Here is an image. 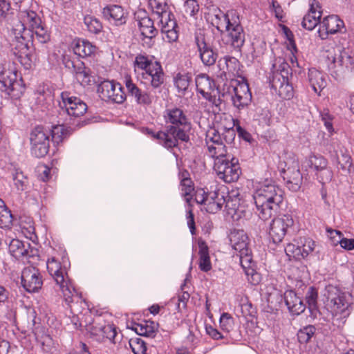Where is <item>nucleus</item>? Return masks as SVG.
<instances>
[{
  "label": "nucleus",
  "mask_w": 354,
  "mask_h": 354,
  "mask_svg": "<svg viewBox=\"0 0 354 354\" xmlns=\"http://www.w3.org/2000/svg\"><path fill=\"white\" fill-rule=\"evenodd\" d=\"M273 69L283 78V81L290 82L289 77H292V68L287 62H282L278 66L274 64Z\"/></svg>",
  "instance_id": "nucleus-48"
},
{
  "label": "nucleus",
  "mask_w": 354,
  "mask_h": 354,
  "mask_svg": "<svg viewBox=\"0 0 354 354\" xmlns=\"http://www.w3.org/2000/svg\"><path fill=\"white\" fill-rule=\"evenodd\" d=\"M31 34L32 35V41H34L33 35L35 34L36 39L41 44H46L49 41L50 39V32L48 31L46 24L43 22L35 28L32 29V30H31Z\"/></svg>",
  "instance_id": "nucleus-40"
},
{
  "label": "nucleus",
  "mask_w": 354,
  "mask_h": 354,
  "mask_svg": "<svg viewBox=\"0 0 354 354\" xmlns=\"http://www.w3.org/2000/svg\"><path fill=\"white\" fill-rule=\"evenodd\" d=\"M154 76L151 80V86L153 88H159L164 82V72L161 67L159 70L155 71Z\"/></svg>",
  "instance_id": "nucleus-57"
},
{
  "label": "nucleus",
  "mask_w": 354,
  "mask_h": 354,
  "mask_svg": "<svg viewBox=\"0 0 354 354\" xmlns=\"http://www.w3.org/2000/svg\"><path fill=\"white\" fill-rule=\"evenodd\" d=\"M0 90L12 98H19L25 91L22 80L17 79V71L3 68L0 71Z\"/></svg>",
  "instance_id": "nucleus-6"
},
{
  "label": "nucleus",
  "mask_w": 354,
  "mask_h": 354,
  "mask_svg": "<svg viewBox=\"0 0 354 354\" xmlns=\"http://www.w3.org/2000/svg\"><path fill=\"white\" fill-rule=\"evenodd\" d=\"M21 284L29 292H37L41 289L43 281L39 270L35 267H26L21 272Z\"/></svg>",
  "instance_id": "nucleus-12"
},
{
  "label": "nucleus",
  "mask_w": 354,
  "mask_h": 354,
  "mask_svg": "<svg viewBox=\"0 0 354 354\" xmlns=\"http://www.w3.org/2000/svg\"><path fill=\"white\" fill-rule=\"evenodd\" d=\"M130 346L135 354H145L147 351L146 344L140 338H136L134 340L131 339L130 341Z\"/></svg>",
  "instance_id": "nucleus-53"
},
{
  "label": "nucleus",
  "mask_w": 354,
  "mask_h": 354,
  "mask_svg": "<svg viewBox=\"0 0 354 354\" xmlns=\"http://www.w3.org/2000/svg\"><path fill=\"white\" fill-rule=\"evenodd\" d=\"M191 77L189 74L178 73L174 78V84L178 92H182L183 93L187 89Z\"/></svg>",
  "instance_id": "nucleus-47"
},
{
  "label": "nucleus",
  "mask_w": 354,
  "mask_h": 354,
  "mask_svg": "<svg viewBox=\"0 0 354 354\" xmlns=\"http://www.w3.org/2000/svg\"><path fill=\"white\" fill-rule=\"evenodd\" d=\"M322 26L327 32L335 34L344 26V22L337 15H330L324 18Z\"/></svg>",
  "instance_id": "nucleus-33"
},
{
  "label": "nucleus",
  "mask_w": 354,
  "mask_h": 354,
  "mask_svg": "<svg viewBox=\"0 0 354 354\" xmlns=\"http://www.w3.org/2000/svg\"><path fill=\"white\" fill-rule=\"evenodd\" d=\"M328 162L326 158L322 156H311L304 163V167H309L315 172L327 166Z\"/></svg>",
  "instance_id": "nucleus-36"
},
{
  "label": "nucleus",
  "mask_w": 354,
  "mask_h": 354,
  "mask_svg": "<svg viewBox=\"0 0 354 354\" xmlns=\"http://www.w3.org/2000/svg\"><path fill=\"white\" fill-rule=\"evenodd\" d=\"M230 198L231 197L229 196L228 192H225V190L223 189V192L216 201L214 202H209V203H207V211L210 213H216L221 210L224 205L226 208H230Z\"/></svg>",
  "instance_id": "nucleus-31"
},
{
  "label": "nucleus",
  "mask_w": 354,
  "mask_h": 354,
  "mask_svg": "<svg viewBox=\"0 0 354 354\" xmlns=\"http://www.w3.org/2000/svg\"><path fill=\"white\" fill-rule=\"evenodd\" d=\"M318 2L316 0H312L309 12L304 17L301 26L304 28L308 30H313L320 22L322 12L317 11L315 6L319 7Z\"/></svg>",
  "instance_id": "nucleus-25"
},
{
  "label": "nucleus",
  "mask_w": 354,
  "mask_h": 354,
  "mask_svg": "<svg viewBox=\"0 0 354 354\" xmlns=\"http://www.w3.org/2000/svg\"><path fill=\"white\" fill-rule=\"evenodd\" d=\"M283 191L272 180H266L253 195L257 214L262 220L274 216L283 201Z\"/></svg>",
  "instance_id": "nucleus-3"
},
{
  "label": "nucleus",
  "mask_w": 354,
  "mask_h": 354,
  "mask_svg": "<svg viewBox=\"0 0 354 354\" xmlns=\"http://www.w3.org/2000/svg\"><path fill=\"white\" fill-rule=\"evenodd\" d=\"M317 299V290L313 286L308 288L306 293L305 299L306 303L308 305V308L311 313H314L318 310Z\"/></svg>",
  "instance_id": "nucleus-39"
},
{
  "label": "nucleus",
  "mask_w": 354,
  "mask_h": 354,
  "mask_svg": "<svg viewBox=\"0 0 354 354\" xmlns=\"http://www.w3.org/2000/svg\"><path fill=\"white\" fill-rule=\"evenodd\" d=\"M232 100L233 105L238 109L241 110L250 104L252 97H248V95L243 97L238 94H232Z\"/></svg>",
  "instance_id": "nucleus-51"
},
{
  "label": "nucleus",
  "mask_w": 354,
  "mask_h": 354,
  "mask_svg": "<svg viewBox=\"0 0 354 354\" xmlns=\"http://www.w3.org/2000/svg\"><path fill=\"white\" fill-rule=\"evenodd\" d=\"M19 21L12 29H16L19 24L23 25V28L27 30H32L37 26L42 23L39 16L32 10H20L18 14Z\"/></svg>",
  "instance_id": "nucleus-21"
},
{
  "label": "nucleus",
  "mask_w": 354,
  "mask_h": 354,
  "mask_svg": "<svg viewBox=\"0 0 354 354\" xmlns=\"http://www.w3.org/2000/svg\"><path fill=\"white\" fill-rule=\"evenodd\" d=\"M62 102H59L63 114L77 118L83 115L87 111V105L79 97L70 96L68 93H62Z\"/></svg>",
  "instance_id": "nucleus-10"
},
{
  "label": "nucleus",
  "mask_w": 354,
  "mask_h": 354,
  "mask_svg": "<svg viewBox=\"0 0 354 354\" xmlns=\"http://www.w3.org/2000/svg\"><path fill=\"white\" fill-rule=\"evenodd\" d=\"M199 247V268L203 272H208L212 269V263L209 254V248L204 241H198Z\"/></svg>",
  "instance_id": "nucleus-30"
},
{
  "label": "nucleus",
  "mask_w": 354,
  "mask_h": 354,
  "mask_svg": "<svg viewBox=\"0 0 354 354\" xmlns=\"http://www.w3.org/2000/svg\"><path fill=\"white\" fill-rule=\"evenodd\" d=\"M195 40L202 62L205 66L214 65L217 59L218 54L205 42L203 37H196Z\"/></svg>",
  "instance_id": "nucleus-19"
},
{
  "label": "nucleus",
  "mask_w": 354,
  "mask_h": 354,
  "mask_svg": "<svg viewBox=\"0 0 354 354\" xmlns=\"http://www.w3.org/2000/svg\"><path fill=\"white\" fill-rule=\"evenodd\" d=\"M69 64L74 68L76 78L82 84L91 85L95 82V78L91 74L90 68L86 67L83 62H79L75 65L73 62L68 61L66 66L70 67Z\"/></svg>",
  "instance_id": "nucleus-26"
},
{
  "label": "nucleus",
  "mask_w": 354,
  "mask_h": 354,
  "mask_svg": "<svg viewBox=\"0 0 354 354\" xmlns=\"http://www.w3.org/2000/svg\"><path fill=\"white\" fill-rule=\"evenodd\" d=\"M48 269L56 283V285L62 292L64 301L67 304H70L73 302V292H75V288L68 281L65 279L64 272L62 270L57 269L53 271V268H48Z\"/></svg>",
  "instance_id": "nucleus-15"
},
{
  "label": "nucleus",
  "mask_w": 354,
  "mask_h": 354,
  "mask_svg": "<svg viewBox=\"0 0 354 354\" xmlns=\"http://www.w3.org/2000/svg\"><path fill=\"white\" fill-rule=\"evenodd\" d=\"M308 77L310 86L317 93H319L326 86L325 75L315 68L309 69Z\"/></svg>",
  "instance_id": "nucleus-27"
},
{
  "label": "nucleus",
  "mask_w": 354,
  "mask_h": 354,
  "mask_svg": "<svg viewBox=\"0 0 354 354\" xmlns=\"http://www.w3.org/2000/svg\"><path fill=\"white\" fill-rule=\"evenodd\" d=\"M162 67L160 63L158 61L154 62L153 65L145 71V73H143V77L145 79H147V77H149L151 80L154 76L155 71L159 70Z\"/></svg>",
  "instance_id": "nucleus-62"
},
{
  "label": "nucleus",
  "mask_w": 354,
  "mask_h": 354,
  "mask_svg": "<svg viewBox=\"0 0 354 354\" xmlns=\"http://www.w3.org/2000/svg\"><path fill=\"white\" fill-rule=\"evenodd\" d=\"M229 238L232 248L238 253L250 250L248 236L243 230H232L229 235Z\"/></svg>",
  "instance_id": "nucleus-23"
},
{
  "label": "nucleus",
  "mask_w": 354,
  "mask_h": 354,
  "mask_svg": "<svg viewBox=\"0 0 354 354\" xmlns=\"http://www.w3.org/2000/svg\"><path fill=\"white\" fill-rule=\"evenodd\" d=\"M103 17L115 26H122L127 22V15L123 8L118 5H109L102 10Z\"/></svg>",
  "instance_id": "nucleus-18"
},
{
  "label": "nucleus",
  "mask_w": 354,
  "mask_h": 354,
  "mask_svg": "<svg viewBox=\"0 0 354 354\" xmlns=\"http://www.w3.org/2000/svg\"><path fill=\"white\" fill-rule=\"evenodd\" d=\"M138 25L141 32V35L145 39H151L158 34V30L153 26V21L147 16L141 17L138 20Z\"/></svg>",
  "instance_id": "nucleus-28"
},
{
  "label": "nucleus",
  "mask_w": 354,
  "mask_h": 354,
  "mask_svg": "<svg viewBox=\"0 0 354 354\" xmlns=\"http://www.w3.org/2000/svg\"><path fill=\"white\" fill-rule=\"evenodd\" d=\"M207 149L209 156L215 158L214 163L220 158L225 162L227 160H230L232 158H234L227 151V149L223 142L215 145H213V144H208Z\"/></svg>",
  "instance_id": "nucleus-29"
},
{
  "label": "nucleus",
  "mask_w": 354,
  "mask_h": 354,
  "mask_svg": "<svg viewBox=\"0 0 354 354\" xmlns=\"http://www.w3.org/2000/svg\"><path fill=\"white\" fill-rule=\"evenodd\" d=\"M328 68L335 79H341L354 71V57L348 50H339L337 57L332 56V62L328 64Z\"/></svg>",
  "instance_id": "nucleus-8"
},
{
  "label": "nucleus",
  "mask_w": 354,
  "mask_h": 354,
  "mask_svg": "<svg viewBox=\"0 0 354 354\" xmlns=\"http://www.w3.org/2000/svg\"><path fill=\"white\" fill-rule=\"evenodd\" d=\"M115 84H120V83L115 82L114 81L104 80L102 82L97 86V92L100 93V97L106 100Z\"/></svg>",
  "instance_id": "nucleus-44"
},
{
  "label": "nucleus",
  "mask_w": 354,
  "mask_h": 354,
  "mask_svg": "<svg viewBox=\"0 0 354 354\" xmlns=\"http://www.w3.org/2000/svg\"><path fill=\"white\" fill-rule=\"evenodd\" d=\"M327 292L328 306L333 315L332 324L341 328L352 312L353 297L333 286H329Z\"/></svg>",
  "instance_id": "nucleus-5"
},
{
  "label": "nucleus",
  "mask_w": 354,
  "mask_h": 354,
  "mask_svg": "<svg viewBox=\"0 0 354 354\" xmlns=\"http://www.w3.org/2000/svg\"><path fill=\"white\" fill-rule=\"evenodd\" d=\"M268 79L270 86L274 91L285 82V81H283V78L274 70L270 73Z\"/></svg>",
  "instance_id": "nucleus-56"
},
{
  "label": "nucleus",
  "mask_w": 354,
  "mask_h": 354,
  "mask_svg": "<svg viewBox=\"0 0 354 354\" xmlns=\"http://www.w3.org/2000/svg\"><path fill=\"white\" fill-rule=\"evenodd\" d=\"M214 169L220 179L228 183L236 181L241 174L239 161L236 158L225 162L218 159L214 165Z\"/></svg>",
  "instance_id": "nucleus-9"
},
{
  "label": "nucleus",
  "mask_w": 354,
  "mask_h": 354,
  "mask_svg": "<svg viewBox=\"0 0 354 354\" xmlns=\"http://www.w3.org/2000/svg\"><path fill=\"white\" fill-rule=\"evenodd\" d=\"M160 22L162 24L161 31L166 35L169 42L176 41L178 35L176 30L178 26L171 11H166L158 15Z\"/></svg>",
  "instance_id": "nucleus-16"
},
{
  "label": "nucleus",
  "mask_w": 354,
  "mask_h": 354,
  "mask_svg": "<svg viewBox=\"0 0 354 354\" xmlns=\"http://www.w3.org/2000/svg\"><path fill=\"white\" fill-rule=\"evenodd\" d=\"M12 223V214L6 207L4 201L0 198V227H10Z\"/></svg>",
  "instance_id": "nucleus-38"
},
{
  "label": "nucleus",
  "mask_w": 354,
  "mask_h": 354,
  "mask_svg": "<svg viewBox=\"0 0 354 354\" xmlns=\"http://www.w3.org/2000/svg\"><path fill=\"white\" fill-rule=\"evenodd\" d=\"M326 232L328 234V236L329 237L331 244L333 245H337V244H339V239H342L343 237V234L342 232L337 230H333L330 228H327Z\"/></svg>",
  "instance_id": "nucleus-60"
},
{
  "label": "nucleus",
  "mask_w": 354,
  "mask_h": 354,
  "mask_svg": "<svg viewBox=\"0 0 354 354\" xmlns=\"http://www.w3.org/2000/svg\"><path fill=\"white\" fill-rule=\"evenodd\" d=\"M84 22L89 32L97 34L102 30L101 22L96 18L91 15H86L84 18Z\"/></svg>",
  "instance_id": "nucleus-45"
},
{
  "label": "nucleus",
  "mask_w": 354,
  "mask_h": 354,
  "mask_svg": "<svg viewBox=\"0 0 354 354\" xmlns=\"http://www.w3.org/2000/svg\"><path fill=\"white\" fill-rule=\"evenodd\" d=\"M234 94H238L243 97L248 95L252 97L249 85L245 82H239L236 86L232 87Z\"/></svg>",
  "instance_id": "nucleus-55"
},
{
  "label": "nucleus",
  "mask_w": 354,
  "mask_h": 354,
  "mask_svg": "<svg viewBox=\"0 0 354 354\" xmlns=\"http://www.w3.org/2000/svg\"><path fill=\"white\" fill-rule=\"evenodd\" d=\"M334 153L337 157L338 165L343 171L349 174L352 167L351 157L344 150L340 149V156L337 154V149L334 147Z\"/></svg>",
  "instance_id": "nucleus-37"
},
{
  "label": "nucleus",
  "mask_w": 354,
  "mask_h": 354,
  "mask_svg": "<svg viewBox=\"0 0 354 354\" xmlns=\"http://www.w3.org/2000/svg\"><path fill=\"white\" fill-rule=\"evenodd\" d=\"M338 241L341 247L345 250H351L354 249V239H349L343 236L342 239H339Z\"/></svg>",
  "instance_id": "nucleus-64"
},
{
  "label": "nucleus",
  "mask_w": 354,
  "mask_h": 354,
  "mask_svg": "<svg viewBox=\"0 0 354 354\" xmlns=\"http://www.w3.org/2000/svg\"><path fill=\"white\" fill-rule=\"evenodd\" d=\"M283 178L286 180L287 187L292 191H298L302 183L303 177L298 168L297 163L293 167H288L287 169H283Z\"/></svg>",
  "instance_id": "nucleus-20"
},
{
  "label": "nucleus",
  "mask_w": 354,
  "mask_h": 354,
  "mask_svg": "<svg viewBox=\"0 0 354 354\" xmlns=\"http://www.w3.org/2000/svg\"><path fill=\"white\" fill-rule=\"evenodd\" d=\"M315 331L316 328L313 325H308L300 328L297 332L299 342L301 344L308 342L314 336Z\"/></svg>",
  "instance_id": "nucleus-41"
},
{
  "label": "nucleus",
  "mask_w": 354,
  "mask_h": 354,
  "mask_svg": "<svg viewBox=\"0 0 354 354\" xmlns=\"http://www.w3.org/2000/svg\"><path fill=\"white\" fill-rule=\"evenodd\" d=\"M294 224L292 216L283 214L281 217L274 218L270 226L269 235L273 243H278L283 241L289 227Z\"/></svg>",
  "instance_id": "nucleus-11"
},
{
  "label": "nucleus",
  "mask_w": 354,
  "mask_h": 354,
  "mask_svg": "<svg viewBox=\"0 0 354 354\" xmlns=\"http://www.w3.org/2000/svg\"><path fill=\"white\" fill-rule=\"evenodd\" d=\"M196 86L197 91L205 98L209 97V95L215 93H219L215 82L206 75L203 74L196 77Z\"/></svg>",
  "instance_id": "nucleus-22"
},
{
  "label": "nucleus",
  "mask_w": 354,
  "mask_h": 354,
  "mask_svg": "<svg viewBox=\"0 0 354 354\" xmlns=\"http://www.w3.org/2000/svg\"><path fill=\"white\" fill-rule=\"evenodd\" d=\"M233 318L228 313H223L220 318L222 330L229 332L232 328Z\"/></svg>",
  "instance_id": "nucleus-58"
},
{
  "label": "nucleus",
  "mask_w": 354,
  "mask_h": 354,
  "mask_svg": "<svg viewBox=\"0 0 354 354\" xmlns=\"http://www.w3.org/2000/svg\"><path fill=\"white\" fill-rule=\"evenodd\" d=\"M127 98V94L124 91V88L121 84H115V88H113L110 97H108L106 100L111 101L114 103L122 104Z\"/></svg>",
  "instance_id": "nucleus-42"
},
{
  "label": "nucleus",
  "mask_w": 354,
  "mask_h": 354,
  "mask_svg": "<svg viewBox=\"0 0 354 354\" xmlns=\"http://www.w3.org/2000/svg\"><path fill=\"white\" fill-rule=\"evenodd\" d=\"M129 96L134 99L138 105L149 106L153 100V96L148 90H142L130 77H127L124 81Z\"/></svg>",
  "instance_id": "nucleus-13"
},
{
  "label": "nucleus",
  "mask_w": 354,
  "mask_h": 354,
  "mask_svg": "<svg viewBox=\"0 0 354 354\" xmlns=\"http://www.w3.org/2000/svg\"><path fill=\"white\" fill-rule=\"evenodd\" d=\"M164 118L167 123L171 124L165 131L157 133L147 129V134L158 141V143L167 149H172L178 145V141H189V132L192 124L180 108L173 107L164 111Z\"/></svg>",
  "instance_id": "nucleus-1"
},
{
  "label": "nucleus",
  "mask_w": 354,
  "mask_h": 354,
  "mask_svg": "<svg viewBox=\"0 0 354 354\" xmlns=\"http://www.w3.org/2000/svg\"><path fill=\"white\" fill-rule=\"evenodd\" d=\"M51 140L53 142L59 144L67 138L72 132L71 127H66L64 124H58L53 126L50 129Z\"/></svg>",
  "instance_id": "nucleus-34"
},
{
  "label": "nucleus",
  "mask_w": 354,
  "mask_h": 354,
  "mask_svg": "<svg viewBox=\"0 0 354 354\" xmlns=\"http://www.w3.org/2000/svg\"><path fill=\"white\" fill-rule=\"evenodd\" d=\"M315 249V242L308 237L300 239L298 245L289 244L286 248V252H292L294 257L297 259L306 258Z\"/></svg>",
  "instance_id": "nucleus-17"
},
{
  "label": "nucleus",
  "mask_w": 354,
  "mask_h": 354,
  "mask_svg": "<svg viewBox=\"0 0 354 354\" xmlns=\"http://www.w3.org/2000/svg\"><path fill=\"white\" fill-rule=\"evenodd\" d=\"M10 37L12 54L25 69H30L36 59L30 31L19 24L16 29H11Z\"/></svg>",
  "instance_id": "nucleus-4"
},
{
  "label": "nucleus",
  "mask_w": 354,
  "mask_h": 354,
  "mask_svg": "<svg viewBox=\"0 0 354 354\" xmlns=\"http://www.w3.org/2000/svg\"><path fill=\"white\" fill-rule=\"evenodd\" d=\"M235 131L233 129H225L224 132L222 133V138L223 140H225V142L227 144L232 143V142L235 138Z\"/></svg>",
  "instance_id": "nucleus-63"
},
{
  "label": "nucleus",
  "mask_w": 354,
  "mask_h": 354,
  "mask_svg": "<svg viewBox=\"0 0 354 354\" xmlns=\"http://www.w3.org/2000/svg\"><path fill=\"white\" fill-rule=\"evenodd\" d=\"M182 190L184 192L185 196H191L192 192L194 191V187L192 181L189 178H183L181 180Z\"/></svg>",
  "instance_id": "nucleus-61"
},
{
  "label": "nucleus",
  "mask_w": 354,
  "mask_h": 354,
  "mask_svg": "<svg viewBox=\"0 0 354 354\" xmlns=\"http://www.w3.org/2000/svg\"><path fill=\"white\" fill-rule=\"evenodd\" d=\"M282 99L290 100L294 96L292 85L290 82H285L274 91Z\"/></svg>",
  "instance_id": "nucleus-49"
},
{
  "label": "nucleus",
  "mask_w": 354,
  "mask_h": 354,
  "mask_svg": "<svg viewBox=\"0 0 354 354\" xmlns=\"http://www.w3.org/2000/svg\"><path fill=\"white\" fill-rule=\"evenodd\" d=\"M283 299L288 310L293 315H299L306 309L303 300L292 290L286 291Z\"/></svg>",
  "instance_id": "nucleus-24"
},
{
  "label": "nucleus",
  "mask_w": 354,
  "mask_h": 354,
  "mask_svg": "<svg viewBox=\"0 0 354 354\" xmlns=\"http://www.w3.org/2000/svg\"><path fill=\"white\" fill-rule=\"evenodd\" d=\"M153 56L138 54L135 58L134 65L138 68L145 71L154 63V62H153Z\"/></svg>",
  "instance_id": "nucleus-46"
},
{
  "label": "nucleus",
  "mask_w": 354,
  "mask_h": 354,
  "mask_svg": "<svg viewBox=\"0 0 354 354\" xmlns=\"http://www.w3.org/2000/svg\"><path fill=\"white\" fill-rule=\"evenodd\" d=\"M205 141L207 148L208 144H213V145H215L223 142L220 133L214 127H210L207 131Z\"/></svg>",
  "instance_id": "nucleus-50"
},
{
  "label": "nucleus",
  "mask_w": 354,
  "mask_h": 354,
  "mask_svg": "<svg viewBox=\"0 0 354 354\" xmlns=\"http://www.w3.org/2000/svg\"><path fill=\"white\" fill-rule=\"evenodd\" d=\"M149 4L153 12L160 15L168 10L166 0H149Z\"/></svg>",
  "instance_id": "nucleus-52"
},
{
  "label": "nucleus",
  "mask_w": 354,
  "mask_h": 354,
  "mask_svg": "<svg viewBox=\"0 0 354 354\" xmlns=\"http://www.w3.org/2000/svg\"><path fill=\"white\" fill-rule=\"evenodd\" d=\"M239 257L241 266L248 277V280L252 285H257L261 281L260 274L256 272V263L252 260L250 250L237 254Z\"/></svg>",
  "instance_id": "nucleus-14"
},
{
  "label": "nucleus",
  "mask_w": 354,
  "mask_h": 354,
  "mask_svg": "<svg viewBox=\"0 0 354 354\" xmlns=\"http://www.w3.org/2000/svg\"><path fill=\"white\" fill-rule=\"evenodd\" d=\"M30 247V243H26L25 244L22 241L19 239H13L11 241L10 244V249L12 252H13V255L17 257H30L32 254H30L28 251V248Z\"/></svg>",
  "instance_id": "nucleus-35"
},
{
  "label": "nucleus",
  "mask_w": 354,
  "mask_h": 354,
  "mask_svg": "<svg viewBox=\"0 0 354 354\" xmlns=\"http://www.w3.org/2000/svg\"><path fill=\"white\" fill-rule=\"evenodd\" d=\"M12 180L14 181V185L18 191L23 192L28 188V178L22 171L16 170L15 172L12 174Z\"/></svg>",
  "instance_id": "nucleus-43"
},
{
  "label": "nucleus",
  "mask_w": 354,
  "mask_h": 354,
  "mask_svg": "<svg viewBox=\"0 0 354 354\" xmlns=\"http://www.w3.org/2000/svg\"><path fill=\"white\" fill-rule=\"evenodd\" d=\"M95 49V46L85 39H78L73 48L74 53L82 57L91 56Z\"/></svg>",
  "instance_id": "nucleus-32"
},
{
  "label": "nucleus",
  "mask_w": 354,
  "mask_h": 354,
  "mask_svg": "<svg viewBox=\"0 0 354 354\" xmlns=\"http://www.w3.org/2000/svg\"><path fill=\"white\" fill-rule=\"evenodd\" d=\"M225 62L226 64L227 70L229 72L233 73L236 71L239 68V61L234 57L230 56H225L224 57Z\"/></svg>",
  "instance_id": "nucleus-59"
},
{
  "label": "nucleus",
  "mask_w": 354,
  "mask_h": 354,
  "mask_svg": "<svg viewBox=\"0 0 354 354\" xmlns=\"http://www.w3.org/2000/svg\"><path fill=\"white\" fill-rule=\"evenodd\" d=\"M315 174L317 178L323 185L330 182L333 178V172L327 167V166L319 169V171H317Z\"/></svg>",
  "instance_id": "nucleus-54"
},
{
  "label": "nucleus",
  "mask_w": 354,
  "mask_h": 354,
  "mask_svg": "<svg viewBox=\"0 0 354 354\" xmlns=\"http://www.w3.org/2000/svg\"><path fill=\"white\" fill-rule=\"evenodd\" d=\"M209 10V19L212 26L223 35L225 44L234 49L241 51L245 40V34L241 24L239 16L236 11L224 13L218 6L208 3L205 4Z\"/></svg>",
  "instance_id": "nucleus-2"
},
{
  "label": "nucleus",
  "mask_w": 354,
  "mask_h": 354,
  "mask_svg": "<svg viewBox=\"0 0 354 354\" xmlns=\"http://www.w3.org/2000/svg\"><path fill=\"white\" fill-rule=\"evenodd\" d=\"M50 129L35 127L30 133L31 153L37 158L44 157L49 151Z\"/></svg>",
  "instance_id": "nucleus-7"
}]
</instances>
